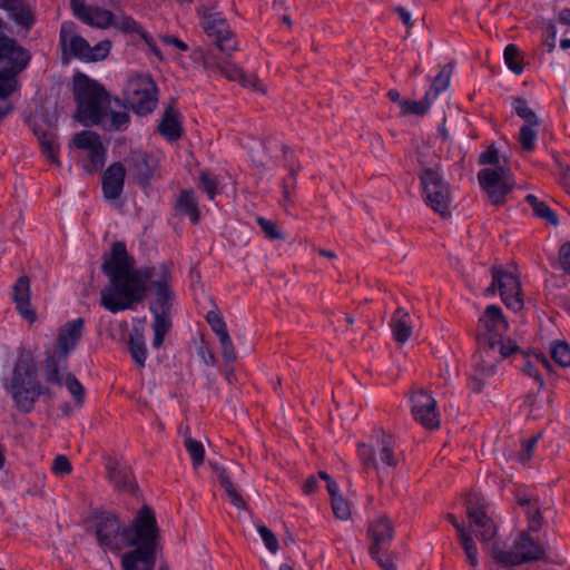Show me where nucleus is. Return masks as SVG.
<instances>
[{
	"label": "nucleus",
	"instance_id": "14",
	"mask_svg": "<svg viewBox=\"0 0 570 570\" xmlns=\"http://www.w3.org/2000/svg\"><path fill=\"white\" fill-rule=\"evenodd\" d=\"M125 160L135 184L144 190L150 188L159 168L158 159L142 149H132Z\"/></svg>",
	"mask_w": 570,
	"mask_h": 570
},
{
	"label": "nucleus",
	"instance_id": "19",
	"mask_svg": "<svg viewBox=\"0 0 570 570\" xmlns=\"http://www.w3.org/2000/svg\"><path fill=\"white\" fill-rule=\"evenodd\" d=\"M106 470L109 481L117 490L128 493L136 491L137 483L129 466L109 456L106 461Z\"/></svg>",
	"mask_w": 570,
	"mask_h": 570
},
{
	"label": "nucleus",
	"instance_id": "12",
	"mask_svg": "<svg viewBox=\"0 0 570 570\" xmlns=\"http://www.w3.org/2000/svg\"><path fill=\"white\" fill-rule=\"evenodd\" d=\"M466 515L475 535L482 542H489L497 535V525L488 515L484 498L479 493H468L465 500Z\"/></svg>",
	"mask_w": 570,
	"mask_h": 570
},
{
	"label": "nucleus",
	"instance_id": "8",
	"mask_svg": "<svg viewBox=\"0 0 570 570\" xmlns=\"http://www.w3.org/2000/svg\"><path fill=\"white\" fill-rule=\"evenodd\" d=\"M514 551H504L493 546L491 556L502 567H514L522 563L542 560L546 557L543 546L537 542L528 532H521L514 541Z\"/></svg>",
	"mask_w": 570,
	"mask_h": 570
},
{
	"label": "nucleus",
	"instance_id": "61",
	"mask_svg": "<svg viewBox=\"0 0 570 570\" xmlns=\"http://www.w3.org/2000/svg\"><path fill=\"white\" fill-rule=\"evenodd\" d=\"M502 157L499 155L498 149L492 145L479 157L480 165H499Z\"/></svg>",
	"mask_w": 570,
	"mask_h": 570
},
{
	"label": "nucleus",
	"instance_id": "27",
	"mask_svg": "<svg viewBox=\"0 0 570 570\" xmlns=\"http://www.w3.org/2000/svg\"><path fill=\"white\" fill-rule=\"evenodd\" d=\"M391 328L393 338L397 343H405L412 334V326L410 323V314L403 308L397 307L391 318Z\"/></svg>",
	"mask_w": 570,
	"mask_h": 570
},
{
	"label": "nucleus",
	"instance_id": "35",
	"mask_svg": "<svg viewBox=\"0 0 570 570\" xmlns=\"http://www.w3.org/2000/svg\"><path fill=\"white\" fill-rule=\"evenodd\" d=\"M453 70L452 63H446L442 67L440 72L434 77L430 87V96L435 99L442 91L450 86V79Z\"/></svg>",
	"mask_w": 570,
	"mask_h": 570
},
{
	"label": "nucleus",
	"instance_id": "17",
	"mask_svg": "<svg viewBox=\"0 0 570 570\" xmlns=\"http://www.w3.org/2000/svg\"><path fill=\"white\" fill-rule=\"evenodd\" d=\"M125 178L126 167L122 163L116 161L107 167L101 175V189L106 200L112 202L121 196Z\"/></svg>",
	"mask_w": 570,
	"mask_h": 570
},
{
	"label": "nucleus",
	"instance_id": "15",
	"mask_svg": "<svg viewBox=\"0 0 570 570\" xmlns=\"http://www.w3.org/2000/svg\"><path fill=\"white\" fill-rule=\"evenodd\" d=\"M412 414L416 422L426 429H436L440 425V415L436 411V401L426 391L420 389L411 395Z\"/></svg>",
	"mask_w": 570,
	"mask_h": 570
},
{
	"label": "nucleus",
	"instance_id": "64",
	"mask_svg": "<svg viewBox=\"0 0 570 570\" xmlns=\"http://www.w3.org/2000/svg\"><path fill=\"white\" fill-rule=\"evenodd\" d=\"M559 261L562 269L570 275V243H566L561 246Z\"/></svg>",
	"mask_w": 570,
	"mask_h": 570
},
{
	"label": "nucleus",
	"instance_id": "55",
	"mask_svg": "<svg viewBox=\"0 0 570 570\" xmlns=\"http://www.w3.org/2000/svg\"><path fill=\"white\" fill-rule=\"evenodd\" d=\"M333 513L341 520H347L351 517V509L345 499L342 495L331 499Z\"/></svg>",
	"mask_w": 570,
	"mask_h": 570
},
{
	"label": "nucleus",
	"instance_id": "24",
	"mask_svg": "<svg viewBox=\"0 0 570 570\" xmlns=\"http://www.w3.org/2000/svg\"><path fill=\"white\" fill-rule=\"evenodd\" d=\"M158 130L168 141L173 142L178 140L183 136L179 111L168 106L163 114Z\"/></svg>",
	"mask_w": 570,
	"mask_h": 570
},
{
	"label": "nucleus",
	"instance_id": "23",
	"mask_svg": "<svg viewBox=\"0 0 570 570\" xmlns=\"http://www.w3.org/2000/svg\"><path fill=\"white\" fill-rule=\"evenodd\" d=\"M515 354L521 355V371L525 375L533 377L539 384V390H541L544 386V380L541 374V368L551 372V364L549 360L543 354H534L532 356L524 355V353L520 348L519 352H517Z\"/></svg>",
	"mask_w": 570,
	"mask_h": 570
},
{
	"label": "nucleus",
	"instance_id": "7",
	"mask_svg": "<svg viewBox=\"0 0 570 570\" xmlns=\"http://www.w3.org/2000/svg\"><path fill=\"white\" fill-rule=\"evenodd\" d=\"M509 159L503 156L494 168H484L478 173V180L490 202L501 206L507 202V195L513 189L514 181L510 177Z\"/></svg>",
	"mask_w": 570,
	"mask_h": 570
},
{
	"label": "nucleus",
	"instance_id": "6",
	"mask_svg": "<svg viewBox=\"0 0 570 570\" xmlns=\"http://www.w3.org/2000/svg\"><path fill=\"white\" fill-rule=\"evenodd\" d=\"M38 380V366L32 352L20 348L11 375L2 382L3 389L11 395L19 412L27 404L31 390Z\"/></svg>",
	"mask_w": 570,
	"mask_h": 570
},
{
	"label": "nucleus",
	"instance_id": "52",
	"mask_svg": "<svg viewBox=\"0 0 570 570\" xmlns=\"http://www.w3.org/2000/svg\"><path fill=\"white\" fill-rule=\"evenodd\" d=\"M154 316L153 321V330L156 333H160L163 335H167L170 331L173 324L170 321V314H161V313H151Z\"/></svg>",
	"mask_w": 570,
	"mask_h": 570
},
{
	"label": "nucleus",
	"instance_id": "13",
	"mask_svg": "<svg viewBox=\"0 0 570 570\" xmlns=\"http://www.w3.org/2000/svg\"><path fill=\"white\" fill-rule=\"evenodd\" d=\"M198 13L202 14V26L206 35L214 40L217 48L227 55H230L237 47L234 33L225 18L219 12H212L210 9L199 7Z\"/></svg>",
	"mask_w": 570,
	"mask_h": 570
},
{
	"label": "nucleus",
	"instance_id": "45",
	"mask_svg": "<svg viewBox=\"0 0 570 570\" xmlns=\"http://www.w3.org/2000/svg\"><path fill=\"white\" fill-rule=\"evenodd\" d=\"M89 165L85 166V169L92 174L105 166L106 163V148L104 145L97 146L94 150L88 153Z\"/></svg>",
	"mask_w": 570,
	"mask_h": 570
},
{
	"label": "nucleus",
	"instance_id": "47",
	"mask_svg": "<svg viewBox=\"0 0 570 570\" xmlns=\"http://www.w3.org/2000/svg\"><path fill=\"white\" fill-rule=\"evenodd\" d=\"M357 455L365 471L377 468L375 450L372 445L360 443L357 445Z\"/></svg>",
	"mask_w": 570,
	"mask_h": 570
},
{
	"label": "nucleus",
	"instance_id": "58",
	"mask_svg": "<svg viewBox=\"0 0 570 570\" xmlns=\"http://www.w3.org/2000/svg\"><path fill=\"white\" fill-rule=\"evenodd\" d=\"M557 41V27L552 21H549L544 28L543 46L547 47V51L551 53L556 48Z\"/></svg>",
	"mask_w": 570,
	"mask_h": 570
},
{
	"label": "nucleus",
	"instance_id": "46",
	"mask_svg": "<svg viewBox=\"0 0 570 570\" xmlns=\"http://www.w3.org/2000/svg\"><path fill=\"white\" fill-rule=\"evenodd\" d=\"M42 395L51 396V390L48 386L42 385L40 380L37 381L33 389L31 390V393L28 397L27 404L21 410V413L28 414L31 413L35 409L36 403L38 402L39 397Z\"/></svg>",
	"mask_w": 570,
	"mask_h": 570
},
{
	"label": "nucleus",
	"instance_id": "42",
	"mask_svg": "<svg viewBox=\"0 0 570 570\" xmlns=\"http://www.w3.org/2000/svg\"><path fill=\"white\" fill-rule=\"evenodd\" d=\"M538 128L534 125H523L519 131V142L525 153H532L535 149V140L538 137Z\"/></svg>",
	"mask_w": 570,
	"mask_h": 570
},
{
	"label": "nucleus",
	"instance_id": "4",
	"mask_svg": "<svg viewBox=\"0 0 570 570\" xmlns=\"http://www.w3.org/2000/svg\"><path fill=\"white\" fill-rule=\"evenodd\" d=\"M73 97L77 104V118L85 125H99L108 116L111 96L98 81L85 73L73 78Z\"/></svg>",
	"mask_w": 570,
	"mask_h": 570
},
{
	"label": "nucleus",
	"instance_id": "51",
	"mask_svg": "<svg viewBox=\"0 0 570 570\" xmlns=\"http://www.w3.org/2000/svg\"><path fill=\"white\" fill-rule=\"evenodd\" d=\"M257 225L265 233L266 237L271 240L284 239L285 236L278 230L276 224L267 218L258 216L256 218Z\"/></svg>",
	"mask_w": 570,
	"mask_h": 570
},
{
	"label": "nucleus",
	"instance_id": "59",
	"mask_svg": "<svg viewBox=\"0 0 570 570\" xmlns=\"http://www.w3.org/2000/svg\"><path fill=\"white\" fill-rule=\"evenodd\" d=\"M386 548H379L377 553H370L371 558L377 562L383 570H396L392 558L385 553Z\"/></svg>",
	"mask_w": 570,
	"mask_h": 570
},
{
	"label": "nucleus",
	"instance_id": "37",
	"mask_svg": "<svg viewBox=\"0 0 570 570\" xmlns=\"http://www.w3.org/2000/svg\"><path fill=\"white\" fill-rule=\"evenodd\" d=\"M504 61L508 68L515 75H521L524 69L522 53L519 47L510 43L504 49Z\"/></svg>",
	"mask_w": 570,
	"mask_h": 570
},
{
	"label": "nucleus",
	"instance_id": "33",
	"mask_svg": "<svg viewBox=\"0 0 570 570\" xmlns=\"http://www.w3.org/2000/svg\"><path fill=\"white\" fill-rule=\"evenodd\" d=\"M511 105L514 112L524 120V125H534L540 127L542 121L535 115V112L528 106V101L522 97L512 98Z\"/></svg>",
	"mask_w": 570,
	"mask_h": 570
},
{
	"label": "nucleus",
	"instance_id": "2",
	"mask_svg": "<svg viewBox=\"0 0 570 570\" xmlns=\"http://www.w3.org/2000/svg\"><path fill=\"white\" fill-rule=\"evenodd\" d=\"M92 520L100 548L110 551H120L124 546L132 548L121 556L122 570H155L163 547L153 508L142 505L129 525H124L116 513L105 511L96 512Z\"/></svg>",
	"mask_w": 570,
	"mask_h": 570
},
{
	"label": "nucleus",
	"instance_id": "60",
	"mask_svg": "<svg viewBox=\"0 0 570 570\" xmlns=\"http://www.w3.org/2000/svg\"><path fill=\"white\" fill-rule=\"evenodd\" d=\"M51 470L55 474L66 475L71 473L72 466L67 456L59 454L55 458Z\"/></svg>",
	"mask_w": 570,
	"mask_h": 570
},
{
	"label": "nucleus",
	"instance_id": "21",
	"mask_svg": "<svg viewBox=\"0 0 570 570\" xmlns=\"http://www.w3.org/2000/svg\"><path fill=\"white\" fill-rule=\"evenodd\" d=\"M68 354H63L62 351L57 347L46 353V381L50 384L61 386L63 384V377L60 374L61 370H66L68 365Z\"/></svg>",
	"mask_w": 570,
	"mask_h": 570
},
{
	"label": "nucleus",
	"instance_id": "20",
	"mask_svg": "<svg viewBox=\"0 0 570 570\" xmlns=\"http://www.w3.org/2000/svg\"><path fill=\"white\" fill-rule=\"evenodd\" d=\"M85 327L83 318L79 317L67 322L58 333L57 348L62 351L63 354H70L78 345L82 337Z\"/></svg>",
	"mask_w": 570,
	"mask_h": 570
},
{
	"label": "nucleus",
	"instance_id": "29",
	"mask_svg": "<svg viewBox=\"0 0 570 570\" xmlns=\"http://www.w3.org/2000/svg\"><path fill=\"white\" fill-rule=\"evenodd\" d=\"M128 350L134 362L144 367L147 358V348L142 331L134 328L128 337Z\"/></svg>",
	"mask_w": 570,
	"mask_h": 570
},
{
	"label": "nucleus",
	"instance_id": "39",
	"mask_svg": "<svg viewBox=\"0 0 570 570\" xmlns=\"http://www.w3.org/2000/svg\"><path fill=\"white\" fill-rule=\"evenodd\" d=\"M7 10L11 11V18L13 21L26 29H30L31 26L35 23V17L31 12V10L22 6L20 3V0L14 3L13 8H6Z\"/></svg>",
	"mask_w": 570,
	"mask_h": 570
},
{
	"label": "nucleus",
	"instance_id": "41",
	"mask_svg": "<svg viewBox=\"0 0 570 570\" xmlns=\"http://www.w3.org/2000/svg\"><path fill=\"white\" fill-rule=\"evenodd\" d=\"M69 51L76 58L89 61L91 47L81 36H71L69 40Z\"/></svg>",
	"mask_w": 570,
	"mask_h": 570
},
{
	"label": "nucleus",
	"instance_id": "34",
	"mask_svg": "<svg viewBox=\"0 0 570 570\" xmlns=\"http://www.w3.org/2000/svg\"><path fill=\"white\" fill-rule=\"evenodd\" d=\"M433 100L430 92H425L424 97L419 101L402 100L401 110L404 115L424 116L429 111Z\"/></svg>",
	"mask_w": 570,
	"mask_h": 570
},
{
	"label": "nucleus",
	"instance_id": "30",
	"mask_svg": "<svg viewBox=\"0 0 570 570\" xmlns=\"http://www.w3.org/2000/svg\"><path fill=\"white\" fill-rule=\"evenodd\" d=\"M376 436V443L380 448V459L387 466H395L397 460L394 456V441L391 435H386L385 432L380 429L374 431Z\"/></svg>",
	"mask_w": 570,
	"mask_h": 570
},
{
	"label": "nucleus",
	"instance_id": "1",
	"mask_svg": "<svg viewBox=\"0 0 570 570\" xmlns=\"http://www.w3.org/2000/svg\"><path fill=\"white\" fill-rule=\"evenodd\" d=\"M135 265L125 242H114L110 252L102 255L101 272L108 277L109 285L100 293V305L114 314L134 309L146 297L149 284L156 296L149 304L150 313L170 314L175 293L169 265L163 263L141 268Z\"/></svg>",
	"mask_w": 570,
	"mask_h": 570
},
{
	"label": "nucleus",
	"instance_id": "18",
	"mask_svg": "<svg viewBox=\"0 0 570 570\" xmlns=\"http://www.w3.org/2000/svg\"><path fill=\"white\" fill-rule=\"evenodd\" d=\"M367 534L371 538L370 553H377L379 548H387L394 538V527L387 515L382 514L368 524Z\"/></svg>",
	"mask_w": 570,
	"mask_h": 570
},
{
	"label": "nucleus",
	"instance_id": "49",
	"mask_svg": "<svg viewBox=\"0 0 570 570\" xmlns=\"http://www.w3.org/2000/svg\"><path fill=\"white\" fill-rule=\"evenodd\" d=\"M206 321L218 337L228 333L226 323L218 311H209L206 315Z\"/></svg>",
	"mask_w": 570,
	"mask_h": 570
},
{
	"label": "nucleus",
	"instance_id": "40",
	"mask_svg": "<svg viewBox=\"0 0 570 570\" xmlns=\"http://www.w3.org/2000/svg\"><path fill=\"white\" fill-rule=\"evenodd\" d=\"M458 537L460 544L462 546V549L466 556L468 562L470 563L471 567L475 568L479 563V553L478 547L472 538L471 532L466 530L463 533L459 534Z\"/></svg>",
	"mask_w": 570,
	"mask_h": 570
},
{
	"label": "nucleus",
	"instance_id": "28",
	"mask_svg": "<svg viewBox=\"0 0 570 570\" xmlns=\"http://www.w3.org/2000/svg\"><path fill=\"white\" fill-rule=\"evenodd\" d=\"M210 466L214 473L217 475L219 484L224 489L227 498L229 499V502L238 509H245L246 502L235 488L225 468L213 463H210Z\"/></svg>",
	"mask_w": 570,
	"mask_h": 570
},
{
	"label": "nucleus",
	"instance_id": "36",
	"mask_svg": "<svg viewBox=\"0 0 570 570\" xmlns=\"http://www.w3.org/2000/svg\"><path fill=\"white\" fill-rule=\"evenodd\" d=\"M129 122L130 116L128 112L110 110V117L108 118V116H106L104 122L98 126L108 131H121L127 129Z\"/></svg>",
	"mask_w": 570,
	"mask_h": 570
},
{
	"label": "nucleus",
	"instance_id": "5",
	"mask_svg": "<svg viewBox=\"0 0 570 570\" xmlns=\"http://www.w3.org/2000/svg\"><path fill=\"white\" fill-rule=\"evenodd\" d=\"M31 60L28 49L20 46L13 38L0 35V102L18 89L17 76L22 72Z\"/></svg>",
	"mask_w": 570,
	"mask_h": 570
},
{
	"label": "nucleus",
	"instance_id": "63",
	"mask_svg": "<svg viewBox=\"0 0 570 570\" xmlns=\"http://www.w3.org/2000/svg\"><path fill=\"white\" fill-rule=\"evenodd\" d=\"M110 50V42L108 40L101 41L91 48L89 61H98L105 59Z\"/></svg>",
	"mask_w": 570,
	"mask_h": 570
},
{
	"label": "nucleus",
	"instance_id": "43",
	"mask_svg": "<svg viewBox=\"0 0 570 570\" xmlns=\"http://www.w3.org/2000/svg\"><path fill=\"white\" fill-rule=\"evenodd\" d=\"M186 451L188 452L194 469H197L204 463L205 459V449L200 441L188 438L184 442Z\"/></svg>",
	"mask_w": 570,
	"mask_h": 570
},
{
	"label": "nucleus",
	"instance_id": "22",
	"mask_svg": "<svg viewBox=\"0 0 570 570\" xmlns=\"http://www.w3.org/2000/svg\"><path fill=\"white\" fill-rule=\"evenodd\" d=\"M13 299L19 313L29 322H35L37 315L30 307V281L27 276H20L14 283Z\"/></svg>",
	"mask_w": 570,
	"mask_h": 570
},
{
	"label": "nucleus",
	"instance_id": "26",
	"mask_svg": "<svg viewBox=\"0 0 570 570\" xmlns=\"http://www.w3.org/2000/svg\"><path fill=\"white\" fill-rule=\"evenodd\" d=\"M282 150H283V156H284V161H285V166L288 167V174L287 176H285L283 178V183H282V189H283V197L286 202H291V196L293 194V191L295 190V187H296V176H297V171L299 169V165H295L294 163V154L292 151V149L284 145L282 147Z\"/></svg>",
	"mask_w": 570,
	"mask_h": 570
},
{
	"label": "nucleus",
	"instance_id": "25",
	"mask_svg": "<svg viewBox=\"0 0 570 570\" xmlns=\"http://www.w3.org/2000/svg\"><path fill=\"white\" fill-rule=\"evenodd\" d=\"M176 210L189 218L191 224H198L200 213L198 208L197 197L193 189L181 190L176 200Z\"/></svg>",
	"mask_w": 570,
	"mask_h": 570
},
{
	"label": "nucleus",
	"instance_id": "38",
	"mask_svg": "<svg viewBox=\"0 0 570 570\" xmlns=\"http://www.w3.org/2000/svg\"><path fill=\"white\" fill-rule=\"evenodd\" d=\"M72 142L78 149L87 150L88 153L102 144L100 136L91 130L77 132L72 138Z\"/></svg>",
	"mask_w": 570,
	"mask_h": 570
},
{
	"label": "nucleus",
	"instance_id": "50",
	"mask_svg": "<svg viewBox=\"0 0 570 570\" xmlns=\"http://www.w3.org/2000/svg\"><path fill=\"white\" fill-rule=\"evenodd\" d=\"M111 26L125 33L142 31V27L130 16H122L120 19H116L114 16V23Z\"/></svg>",
	"mask_w": 570,
	"mask_h": 570
},
{
	"label": "nucleus",
	"instance_id": "31",
	"mask_svg": "<svg viewBox=\"0 0 570 570\" xmlns=\"http://www.w3.org/2000/svg\"><path fill=\"white\" fill-rule=\"evenodd\" d=\"M524 200L531 206L533 215L537 218L544 219L548 224L557 226L559 224L558 215L544 202H541L533 194H528Z\"/></svg>",
	"mask_w": 570,
	"mask_h": 570
},
{
	"label": "nucleus",
	"instance_id": "32",
	"mask_svg": "<svg viewBox=\"0 0 570 570\" xmlns=\"http://www.w3.org/2000/svg\"><path fill=\"white\" fill-rule=\"evenodd\" d=\"M33 132L38 137L42 154L52 163H57L58 145L56 144V135L37 127L33 128Z\"/></svg>",
	"mask_w": 570,
	"mask_h": 570
},
{
	"label": "nucleus",
	"instance_id": "62",
	"mask_svg": "<svg viewBox=\"0 0 570 570\" xmlns=\"http://www.w3.org/2000/svg\"><path fill=\"white\" fill-rule=\"evenodd\" d=\"M541 438V433L531 436L522 444V450L520 452V461L527 462L532 458L533 449L537 445L538 441Z\"/></svg>",
	"mask_w": 570,
	"mask_h": 570
},
{
	"label": "nucleus",
	"instance_id": "16",
	"mask_svg": "<svg viewBox=\"0 0 570 570\" xmlns=\"http://www.w3.org/2000/svg\"><path fill=\"white\" fill-rule=\"evenodd\" d=\"M73 16L80 21L101 29L111 27L114 13L100 7L87 6L85 0H70Z\"/></svg>",
	"mask_w": 570,
	"mask_h": 570
},
{
	"label": "nucleus",
	"instance_id": "44",
	"mask_svg": "<svg viewBox=\"0 0 570 570\" xmlns=\"http://www.w3.org/2000/svg\"><path fill=\"white\" fill-rule=\"evenodd\" d=\"M553 362L562 367L570 366V345L566 342H557L550 350Z\"/></svg>",
	"mask_w": 570,
	"mask_h": 570
},
{
	"label": "nucleus",
	"instance_id": "57",
	"mask_svg": "<svg viewBox=\"0 0 570 570\" xmlns=\"http://www.w3.org/2000/svg\"><path fill=\"white\" fill-rule=\"evenodd\" d=\"M258 532L265 543V547L272 552L276 553L278 551V540L275 534L265 525L258 527Z\"/></svg>",
	"mask_w": 570,
	"mask_h": 570
},
{
	"label": "nucleus",
	"instance_id": "10",
	"mask_svg": "<svg viewBox=\"0 0 570 570\" xmlns=\"http://www.w3.org/2000/svg\"><path fill=\"white\" fill-rule=\"evenodd\" d=\"M419 178L423 186L426 204L442 217L450 216V186L442 175L433 168L424 167Z\"/></svg>",
	"mask_w": 570,
	"mask_h": 570
},
{
	"label": "nucleus",
	"instance_id": "9",
	"mask_svg": "<svg viewBox=\"0 0 570 570\" xmlns=\"http://www.w3.org/2000/svg\"><path fill=\"white\" fill-rule=\"evenodd\" d=\"M126 101L138 116L151 114L158 102V89L150 75H137L131 78L125 89Z\"/></svg>",
	"mask_w": 570,
	"mask_h": 570
},
{
	"label": "nucleus",
	"instance_id": "11",
	"mask_svg": "<svg viewBox=\"0 0 570 570\" xmlns=\"http://www.w3.org/2000/svg\"><path fill=\"white\" fill-rule=\"evenodd\" d=\"M495 291H499L502 302L509 309L519 312L523 308L521 284L513 273L502 267H492V283L487 292L493 294Z\"/></svg>",
	"mask_w": 570,
	"mask_h": 570
},
{
	"label": "nucleus",
	"instance_id": "3",
	"mask_svg": "<svg viewBox=\"0 0 570 570\" xmlns=\"http://www.w3.org/2000/svg\"><path fill=\"white\" fill-rule=\"evenodd\" d=\"M508 330V321L501 307L489 305L479 318L476 328L478 352L474 367L483 376H493L498 364L519 352V346L510 340L503 343L502 335Z\"/></svg>",
	"mask_w": 570,
	"mask_h": 570
},
{
	"label": "nucleus",
	"instance_id": "54",
	"mask_svg": "<svg viewBox=\"0 0 570 570\" xmlns=\"http://www.w3.org/2000/svg\"><path fill=\"white\" fill-rule=\"evenodd\" d=\"M218 338L222 345V356L224 361L227 363H233L236 360L237 355L229 333L222 335Z\"/></svg>",
	"mask_w": 570,
	"mask_h": 570
},
{
	"label": "nucleus",
	"instance_id": "53",
	"mask_svg": "<svg viewBox=\"0 0 570 570\" xmlns=\"http://www.w3.org/2000/svg\"><path fill=\"white\" fill-rule=\"evenodd\" d=\"M528 527L530 531L538 532L542 527V514L540 507L535 503L532 508L525 510Z\"/></svg>",
	"mask_w": 570,
	"mask_h": 570
},
{
	"label": "nucleus",
	"instance_id": "56",
	"mask_svg": "<svg viewBox=\"0 0 570 570\" xmlns=\"http://www.w3.org/2000/svg\"><path fill=\"white\" fill-rule=\"evenodd\" d=\"M199 187L207 194L209 199H214L217 194V183L207 173L199 175Z\"/></svg>",
	"mask_w": 570,
	"mask_h": 570
},
{
	"label": "nucleus",
	"instance_id": "48",
	"mask_svg": "<svg viewBox=\"0 0 570 570\" xmlns=\"http://www.w3.org/2000/svg\"><path fill=\"white\" fill-rule=\"evenodd\" d=\"M63 383L67 386L70 394L75 397L76 403L78 405H81L83 403V397H85V389H83L82 384L71 373H68L65 376Z\"/></svg>",
	"mask_w": 570,
	"mask_h": 570
}]
</instances>
